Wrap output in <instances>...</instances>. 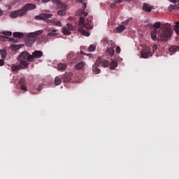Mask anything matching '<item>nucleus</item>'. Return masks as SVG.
Instances as JSON below:
<instances>
[{
  "mask_svg": "<svg viewBox=\"0 0 179 179\" xmlns=\"http://www.w3.org/2000/svg\"><path fill=\"white\" fill-rule=\"evenodd\" d=\"M5 65V62L3 59H0V66H3Z\"/></svg>",
  "mask_w": 179,
  "mask_h": 179,
  "instance_id": "44",
  "label": "nucleus"
},
{
  "mask_svg": "<svg viewBox=\"0 0 179 179\" xmlns=\"http://www.w3.org/2000/svg\"><path fill=\"white\" fill-rule=\"evenodd\" d=\"M0 1H3V0H0Z\"/></svg>",
  "mask_w": 179,
  "mask_h": 179,
  "instance_id": "56",
  "label": "nucleus"
},
{
  "mask_svg": "<svg viewBox=\"0 0 179 179\" xmlns=\"http://www.w3.org/2000/svg\"><path fill=\"white\" fill-rule=\"evenodd\" d=\"M122 1H124V0H115L114 3L117 5L118 3H121V2H122Z\"/></svg>",
  "mask_w": 179,
  "mask_h": 179,
  "instance_id": "43",
  "label": "nucleus"
},
{
  "mask_svg": "<svg viewBox=\"0 0 179 179\" xmlns=\"http://www.w3.org/2000/svg\"><path fill=\"white\" fill-rule=\"evenodd\" d=\"M54 36H55V34L52 33V32H50L47 34V37H54Z\"/></svg>",
  "mask_w": 179,
  "mask_h": 179,
  "instance_id": "40",
  "label": "nucleus"
},
{
  "mask_svg": "<svg viewBox=\"0 0 179 179\" xmlns=\"http://www.w3.org/2000/svg\"><path fill=\"white\" fill-rule=\"evenodd\" d=\"M169 51L174 54L175 52H177V51H179V47L177 45H173L169 48Z\"/></svg>",
  "mask_w": 179,
  "mask_h": 179,
  "instance_id": "20",
  "label": "nucleus"
},
{
  "mask_svg": "<svg viewBox=\"0 0 179 179\" xmlns=\"http://www.w3.org/2000/svg\"><path fill=\"white\" fill-rule=\"evenodd\" d=\"M99 66H100L99 64H96V63H94L92 66V72H94L95 75H99V73L101 72V70L99 69Z\"/></svg>",
  "mask_w": 179,
  "mask_h": 179,
  "instance_id": "12",
  "label": "nucleus"
},
{
  "mask_svg": "<svg viewBox=\"0 0 179 179\" xmlns=\"http://www.w3.org/2000/svg\"><path fill=\"white\" fill-rule=\"evenodd\" d=\"M95 65H99V66L101 65L103 68H107V66H110V62H108V60L106 59L98 57L96 61L95 62Z\"/></svg>",
  "mask_w": 179,
  "mask_h": 179,
  "instance_id": "9",
  "label": "nucleus"
},
{
  "mask_svg": "<svg viewBox=\"0 0 179 179\" xmlns=\"http://www.w3.org/2000/svg\"><path fill=\"white\" fill-rule=\"evenodd\" d=\"M31 55L28 52L24 51L20 53L17 57V61L20 62V66L22 69L29 68V57Z\"/></svg>",
  "mask_w": 179,
  "mask_h": 179,
  "instance_id": "5",
  "label": "nucleus"
},
{
  "mask_svg": "<svg viewBox=\"0 0 179 179\" xmlns=\"http://www.w3.org/2000/svg\"><path fill=\"white\" fill-rule=\"evenodd\" d=\"M120 52H121V48L119 46H117L116 48V54H120Z\"/></svg>",
  "mask_w": 179,
  "mask_h": 179,
  "instance_id": "42",
  "label": "nucleus"
},
{
  "mask_svg": "<svg viewBox=\"0 0 179 179\" xmlns=\"http://www.w3.org/2000/svg\"><path fill=\"white\" fill-rule=\"evenodd\" d=\"M13 37L15 38H23V33L22 32H14Z\"/></svg>",
  "mask_w": 179,
  "mask_h": 179,
  "instance_id": "22",
  "label": "nucleus"
},
{
  "mask_svg": "<svg viewBox=\"0 0 179 179\" xmlns=\"http://www.w3.org/2000/svg\"><path fill=\"white\" fill-rule=\"evenodd\" d=\"M22 48V45H13L11 46V50L13 51H17V50H20Z\"/></svg>",
  "mask_w": 179,
  "mask_h": 179,
  "instance_id": "25",
  "label": "nucleus"
},
{
  "mask_svg": "<svg viewBox=\"0 0 179 179\" xmlns=\"http://www.w3.org/2000/svg\"><path fill=\"white\" fill-rule=\"evenodd\" d=\"M174 30L178 36H179V22H177L176 23V25L174 26Z\"/></svg>",
  "mask_w": 179,
  "mask_h": 179,
  "instance_id": "30",
  "label": "nucleus"
},
{
  "mask_svg": "<svg viewBox=\"0 0 179 179\" xmlns=\"http://www.w3.org/2000/svg\"><path fill=\"white\" fill-rule=\"evenodd\" d=\"M56 5H57L58 9L66 10V8H68V5H66L64 3H62L61 1H57Z\"/></svg>",
  "mask_w": 179,
  "mask_h": 179,
  "instance_id": "15",
  "label": "nucleus"
},
{
  "mask_svg": "<svg viewBox=\"0 0 179 179\" xmlns=\"http://www.w3.org/2000/svg\"><path fill=\"white\" fill-rule=\"evenodd\" d=\"M52 31L53 33H57V29H52Z\"/></svg>",
  "mask_w": 179,
  "mask_h": 179,
  "instance_id": "51",
  "label": "nucleus"
},
{
  "mask_svg": "<svg viewBox=\"0 0 179 179\" xmlns=\"http://www.w3.org/2000/svg\"><path fill=\"white\" fill-rule=\"evenodd\" d=\"M129 20H132V17H130L129 19L124 21L122 22V24H123L122 26H127V24H128V23H129Z\"/></svg>",
  "mask_w": 179,
  "mask_h": 179,
  "instance_id": "36",
  "label": "nucleus"
},
{
  "mask_svg": "<svg viewBox=\"0 0 179 179\" xmlns=\"http://www.w3.org/2000/svg\"><path fill=\"white\" fill-rule=\"evenodd\" d=\"M85 66V62H81L76 65V69H82Z\"/></svg>",
  "mask_w": 179,
  "mask_h": 179,
  "instance_id": "27",
  "label": "nucleus"
},
{
  "mask_svg": "<svg viewBox=\"0 0 179 179\" xmlns=\"http://www.w3.org/2000/svg\"><path fill=\"white\" fill-rule=\"evenodd\" d=\"M110 45H111L112 48H115V43L113 41H110Z\"/></svg>",
  "mask_w": 179,
  "mask_h": 179,
  "instance_id": "38",
  "label": "nucleus"
},
{
  "mask_svg": "<svg viewBox=\"0 0 179 179\" xmlns=\"http://www.w3.org/2000/svg\"><path fill=\"white\" fill-rule=\"evenodd\" d=\"M40 44H45L48 41V36H43L39 38Z\"/></svg>",
  "mask_w": 179,
  "mask_h": 179,
  "instance_id": "18",
  "label": "nucleus"
},
{
  "mask_svg": "<svg viewBox=\"0 0 179 179\" xmlns=\"http://www.w3.org/2000/svg\"><path fill=\"white\" fill-rule=\"evenodd\" d=\"M110 7L113 8V9H115V8H117V5L113 3L110 4Z\"/></svg>",
  "mask_w": 179,
  "mask_h": 179,
  "instance_id": "46",
  "label": "nucleus"
},
{
  "mask_svg": "<svg viewBox=\"0 0 179 179\" xmlns=\"http://www.w3.org/2000/svg\"><path fill=\"white\" fill-rule=\"evenodd\" d=\"M85 55H87V57H89V58H92L93 57V55L92 54H84Z\"/></svg>",
  "mask_w": 179,
  "mask_h": 179,
  "instance_id": "47",
  "label": "nucleus"
},
{
  "mask_svg": "<svg viewBox=\"0 0 179 179\" xmlns=\"http://www.w3.org/2000/svg\"><path fill=\"white\" fill-rule=\"evenodd\" d=\"M52 17V14L41 13L39 15L35 16L36 20H43L46 23H52L53 26H59L62 27V22L61 21H54L52 20H49Z\"/></svg>",
  "mask_w": 179,
  "mask_h": 179,
  "instance_id": "3",
  "label": "nucleus"
},
{
  "mask_svg": "<svg viewBox=\"0 0 179 179\" xmlns=\"http://www.w3.org/2000/svg\"><path fill=\"white\" fill-rule=\"evenodd\" d=\"M161 29L162 31L159 34V37L162 41H167L169 38H171L173 30L170 25L164 24Z\"/></svg>",
  "mask_w": 179,
  "mask_h": 179,
  "instance_id": "4",
  "label": "nucleus"
},
{
  "mask_svg": "<svg viewBox=\"0 0 179 179\" xmlns=\"http://www.w3.org/2000/svg\"><path fill=\"white\" fill-rule=\"evenodd\" d=\"M2 15H3V11H2V10L0 9V16H2Z\"/></svg>",
  "mask_w": 179,
  "mask_h": 179,
  "instance_id": "50",
  "label": "nucleus"
},
{
  "mask_svg": "<svg viewBox=\"0 0 179 179\" xmlns=\"http://www.w3.org/2000/svg\"><path fill=\"white\" fill-rule=\"evenodd\" d=\"M126 1H128L129 2H131V1H132V0H126Z\"/></svg>",
  "mask_w": 179,
  "mask_h": 179,
  "instance_id": "54",
  "label": "nucleus"
},
{
  "mask_svg": "<svg viewBox=\"0 0 179 179\" xmlns=\"http://www.w3.org/2000/svg\"><path fill=\"white\" fill-rule=\"evenodd\" d=\"M127 29L124 25H120L116 28L117 33H122Z\"/></svg>",
  "mask_w": 179,
  "mask_h": 179,
  "instance_id": "23",
  "label": "nucleus"
},
{
  "mask_svg": "<svg viewBox=\"0 0 179 179\" xmlns=\"http://www.w3.org/2000/svg\"><path fill=\"white\" fill-rule=\"evenodd\" d=\"M79 26L80 27L78 28V31H79V33H81L83 36H86V37H89V36H90V33L87 32V31H85V29H83V27L87 29V30H92V29H93L92 20H85V17H80Z\"/></svg>",
  "mask_w": 179,
  "mask_h": 179,
  "instance_id": "1",
  "label": "nucleus"
},
{
  "mask_svg": "<svg viewBox=\"0 0 179 179\" xmlns=\"http://www.w3.org/2000/svg\"><path fill=\"white\" fill-rule=\"evenodd\" d=\"M62 83V81L61 80V78L59 77H56L55 78V85L56 86H58L59 85H61V83Z\"/></svg>",
  "mask_w": 179,
  "mask_h": 179,
  "instance_id": "28",
  "label": "nucleus"
},
{
  "mask_svg": "<svg viewBox=\"0 0 179 179\" xmlns=\"http://www.w3.org/2000/svg\"><path fill=\"white\" fill-rule=\"evenodd\" d=\"M1 34H3V36H6L7 37H10V36H12V32L9 31H3L1 32Z\"/></svg>",
  "mask_w": 179,
  "mask_h": 179,
  "instance_id": "32",
  "label": "nucleus"
},
{
  "mask_svg": "<svg viewBox=\"0 0 179 179\" xmlns=\"http://www.w3.org/2000/svg\"><path fill=\"white\" fill-rule=\"evenodd\" d=\"M68 66V64H65V63H59L57 64V69L59 71H61V72H63V71H66V67Z\"/></svg>",
  "mask_w": 179,
  "mask_h": 179,
  "instance_id": "13",
  "label": "nucleus"
},
{
  "mask_svg": "<svg viewBox=\"0 0 179 179\" xmlns=\"http://www.w3.org/2000/svg\"><path fill=\"white\" fill-rule=\"evenodd\" d=\"M19 83L21 90H24V92H27V86H26V79H24V78H21L19 80Z\"/></svg>",
  "mask_w": 179,
  "mask_h": 179,
  "instance_id": "11",
  "label": "nucleus"
},
{
  "mask_svg": "<svg viewBox=\"0 0 179 179\" xmlns=\"http://www.w3.org/2000/svg\"><path fill=\"white\" fill-rule=\"evenodd\" d=\"M66 10L65 9H62V10H59L57 11V14L59 15V16H65V15H66Z\"/></svg>",
  "mask_w": 179,
  "mask_h": 179,
  "instance_id": "29",
  "label": "nucleus"
},
{
  "mask_svg": "<svg viewBox=\"0 0 179 179\" xmlns=\"http://www.w3.org/2000/svg\"><path fill=\"white\" fill-rule=\"evenodd\" d=\"M172 2H176V0H171Z\"/></svg>",
  "mask_w": 179,
  "mask_h": 179,
  "instance_id": "53",
  "label": "nucleus"
},
{
  "mask_svg": "<svg viewBox=\"0 0 179 179\" xmlns=\"http://www.w3.org/2000/svg\"><path fill=\"white\" fill-rule=\"evenodd\" d=\"M22 69V67H20V64H19V66L16 65V64H13L11 66V70L13 71V72H17V71H19V69Z\"/></svg>",
  "mask_w": 179,
  "mask_h": 179,
  "instance_id": "21",
  "label": "nucleus"
},
{
  "mask_svg": "<svg viewBox=\"0 0 179 179\" xmlns=\"http://www.w3.org/2000/svg\"><path fill=\"white\" fill-rule=\"evenodd\" d=\"M62 31L63 34H65L66 36H69V34H71V31L66 27H64Z\"/></svg>",
  "mask_w": 179,
  "mask_h": 179,
  "instance_id": "26",
  "label": "nucleus"
},
{
  "mask_svg": "<svg viewBox=\"0 0 179 179\" xmlns=\"http://www.w3.org/2000/svg\"><path fill=\"white\" fill-rule=\"evenodd\" d=\"M8 54V51L6 49H1L0 50V55L2 58V59H6V55Z\"/></svg>",
  "mask_w": 179,
  "mask_h": 179,
  "instance_id": "17",
  "label": "nucleus"
},
{
  "mask_svg": "<svg viewBox=\"0 0 179 179\" xmlns=\"http://www.w3.org/2000/svg\"><path fill=\"white\" fill-rule=\"evenodd\" d=\"M57 2H59V0H55V3H57Z\"/></svg>",
  "mask_w": 179,
  "mask_h": 179,
  "instance_id": "52",
  "label": "nucleus"
},
{
  "mask_svg": "<svg viewBox=\"0 0 179 179\" xmlns=\"http://www.w3.org/2000/svg\"><path fill=\"white\" fill-rule=\"evenodd\" d=\"M160 22H157L154 24L153 27L155 28L154 30H157V29H160L161 26Z\"/></svg>",
  "mask_w": 179,
  "mask_h": 179,
  "instance_id": "33",
  "label": "nucleus"
},
{
  "mask_svg": "<svg viewBox=\"0 0 179 179\" xmlns=\"http://www.w3.org/2000/svg\"><path fill=\"white\" fill-rule=\"evenodd\" d=\"M95 50H96V45H90L88 48V51H90V52H93V51H95Z\"/></svg>",
  "mask_w": 179,
  "mask_h": 179,
  "instance_id": "34",
  "label": "nucleus"
},
{
  "mask_svg": "<svg viewBox=\"0 0 179 179\" xmlns=\"http://www.w3.org/2000/svg\"><path fill=\"white\" fill-rule=\"evenodd\" d=\"M66 26H67V29H68L70 31H73V30H74L75 28L73 27V24H69V23H67Z\"/></svg>",
  "mask_w": 179,
  "mask_h": 179,
  "instance_id": "35",
  "label": "nucleus"
},
{
  "mask_svg": "<svg viewBox=\"0 0 179 179\" xmlns=\"http://www.w3.org/2000/svg\"><path fill=\"white\" fill-rule=\"evenodd\" d=\"M50 0H42L43 3H45L47 2H50Z\"/></svg>",
  "mask_w": 179,
  "mask_h": 179,
  "instance_id": "48",
  "label": "nucleus"
},
{
  "mask_svg": "<svg viewBox=\"0 0 179 179\" xmlns=\"http://www.w3.org/2000/svg\"><path fill=\"white\" fill-rule=\"evenodd\" d=\"M41 57H43V52L40 50H35L28 57V62H34V58H41Z\"/></svg>",
  "mask_w": 179,
  "mask_h": 179,
  "instance_id": "8",
  "label": "nucleus"
},
{
  "mask_svg": "<svg viewBox=\"0 0 179 179\" xmlns=\"http://www.w3.org/2000/svg\"><path fill=\"white\" fill-rule=\"evenodd\" d=\"M0 40H1V41H3L5 43L6 41H9V40H10V38H9V37H8V36H3L2 35H0Z\"/></svg>",
  "mask_w": 179,
  "mask_h": 179,
  "instance_id": "31",
  "label": "nucleus"
},
{
  "mask_svg": "<svg viewBox=\"0 0 179 179\" xmlns=\"http://www.w3.org/2000/svg\"><path fill=\"white\" fill-rule=\"evenodd\" d=\"M81 15H82V16L86 17V16H87V12L85 11V10H82Z\"/></svg>",
  "mask_w": 179,
  "mask_h": 179,
  "instance_id": "39",
  "label": "nucleus"
},
{
  "mask_svg": "<svg viewBox=\"0 0 179 179\" xmlns=\"http://www.w3.org/2000/svg\"><path fill=\"white\" fill-rule=\"evenodd\" d=\"M44 33V31L43 30H38L35 32H30L27 34V41L26 42L27 47H31L33 44H34V42L37 40V36L43 34Z\"/></svg>",
  "mask_w": 179,
  "mask_h": 179,
  "instance_id": "6",
  "label": "nucleus"
},
{
  "mask_svg": "<svg viewBox=\"0 0 179 179\" xmlns=\"http://www.w3.org/2000/svg\"><path fill=\"white\" fill-rule=\"evenodd\" d=\"M43 87H44V85L41 84L38 85L37 90H38V92H41V90H43Z\"/></svg>",
  "mask_w": 179,
  "mask_h": 179,
  "instance_id": "37",
  "label": "nucleus"
},
{
  "mask_svg": "<svg viewBox=\"0 0 179 179\" xmlns=\"http://www.w3.org/2000/svg\"><path fill=\"white\" fill-rule=\"evenodd\" d=\"M33 9H36L34 3H27L21 9L12 11L10 16L12 19H15V17H19L20 16H24L29 10H33Z\"/></svg>",
  "mask_w": 179,
  "mask_h": 179,
  "instance_id": "2",
  "label": "nucleus"
},
{
  "mask_svg": "<svg viewBox=\"0 0 179 179\" xmlns=\"http://www.w3.org/2000/svg\"><path fill=\"white\" fill-rule=\"evenodd\" d=\"M86 8H87V4L86 3H84L83 5V10H85Z\"/></svg>",
  "mask_w": 179,
  "mask_h": 179,
  "instance_id": "45",
  "label": "nucleus"
},
{
  "mask_svg": "<svg viewBox=\"0 0 179 179\" xmlns=\"http://www.w3.org/2000/svg\"><path fill=\"white\" fill-rule=\"evenodd\" d=\"M157 50V45L156 44L152 46V51L155 52Z\"/></svg>",
  "mask_w": 179,
  "mask_h": 179,
  "instance_id": "41",
  "label": "nucleus"
},
{
  "mask_svg": "<svg viewBox=\"0 0 179 179\" xmlns=\"http://www.w3.org/2000/svg\"><path fill=\"white\" fill-rule=\"evenodd\" d=\"M73 74L72 73L66 72L62 77V79L64 82V83H69L72 79Z\"/></svg>",
  "mask_w": 179,
  "mask_h": 179,
  "instance_id": "10",
  "label": "nucleus"
},
{
  "mask_svg": "<svg viewBox=\"0 0 179 179\" xmlns=\"http://www.w3.org/2000/svg\"><path fill=\"white\" fill-rule=\"evenodd\" d=\"M152 55H153V53H152L150 50V48L146 45H144L141 51L142 58H149V57H152Z\"/></svg>",
  "mask_w": 179,
  "mask_h": 179,
  "instance_id": "7",
  "label": "nucleus"
},
{
  "mask_svg": "<svg viewBox=\"0 0 179 179\" xmlns=\"http://www.w3.org/2000/svg\"><path fill=\"white\" fill-rule=\"evenodd\" d=\"M106 52L108 54V55H110V57H113V55H114V48H109L106 50Z\"/></svg>",
  "mask_w": 179,
  "mask_h": 179,
  "instance_id": "24",
  "label": "nucleus"
},
{
  "mask_svg": "<svg viewBox=\"0 0 179 179\" xmlns=\"http://www.w3.org/2000/svg\"><path fill=\"white\" fill-rule=\"evenodd\" d=\"M152 9H153V7L150 6V4L146 3H143V10H145V12H152Z\"/></svg>",
  "mask_w": 179,
  "mask_h": 179,
  "instance_id": "14",
  "label": "nucleus"
},
{
  "mask_svg": "<svg viewBox=\"0 0 179 179\" xmlns=\"http://www.w3.org/2000/svg\"><path fill=\"white\" fill-rule=\"evenodd\" d=\"M76 2H78L79 3H82V2H83V0H76Z\"/></svg>",
  "mask_w": 179,
  "mask_h": 179,
  "instance_id": "49",
  "label": "nucleus"
},
{
  "mask_svg": "<svg viewBox=\"0 0 179 179\" xmlns=\"http://www.w3.org/2000/svg\"><path fill=\"white\" fill-rule=\"evenodd\" d=\"M117 66H118V62L115 61V60H113L110 63V69H111V70L115 69V68H117Z\"/></svg>",
  "mask_w": 179,
  "mask_h": 179,
  "instance_id": "19",
  "label": "nucleus"
},
{
  "mask_svg": "<svg viewBox=\"0 0 179 179\" xmlns=\"http://www.w3.org/2000/svg\"><path fill=\"white\" fill-rule=\"evenodd\" d=\"M151 38L152 40H154V41H156L157 40V30L154 29L151 31Z\"/></svg>",
  "mask_w": 179,
  "mask_h": 179,
  "instance_id": "16",
  "label": "nucleus"
},
{
  "mask_svg": "<svg viewBox=\"0 0 179 179\" xmlns=\"http://www.w3.org/2000/svg\"><path fill=\"white\" fill-rule=\"evenodd\" d=\"M82 53L83 54V55H85V54H86V53H83V52H82Z\"/></svg>",
  "mask_w": 179,
  "mask_h": 179,
  "instance_id": "55",
  "label": "nucleus"
}]
</instances>
